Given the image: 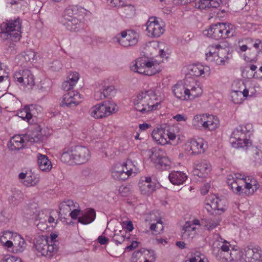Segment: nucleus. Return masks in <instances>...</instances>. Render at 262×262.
<instances>
[{"mask_svg":"<svg viewBox=\"0 0 262 262\" xmlns=\"http://www.w3.org/2000/svg\"><path fill=\"white\" fill-rule=\"evenodd\" d=\"M37 163L39 169L43 171H49L52 167L51 162L48 157L44 155H37Z\"/></svg>","mask_w":262,"mask_h":262,"instance_id":"473e14b6","label":"nucleus"},{"mask_svg":"<svg viewBox=\"0 0 262 262\" xmlns=\"http://www.w3.org/2000/svg\"><path fill=\"white\" fill-rule=\"evenodd\" d=\"M184 147L189 155H199L205 151L202 139H190L185 144Z\"/></svg>","mask_w":262,"mask_h":262,"instance_id":"f3484780","label":"nucleus"},{"mask_svg":"<svg viewBox=\"0 0 262 262\" xmlns=\"http://www.w3.org/2000/svg\"><path fill=\"white\" fill-rule=\"evenodd\" d=\"M2 262H23L21 259L14 256H9L4 257Z\"/></svg>","mask_w":262,"mask_h":262,"instance_id":"680f3d73","label":"nucleus"},{"mask_svg":"<svg viewBox=\"0 0 262 262\" xmlns=\"http://www.w3.org/2000/svg\"><path fill=\"white\" fill-rule=\"evenodd\" d=\"M242 91L241 86L239 85L238 90H233L231 94V100L234 103L240 104L242 103L244 100V98H245Z\"/></svg>","mask_w":262,"mask_h":262,"instance_id":"37998d69","label":"nucleus"},{"mask_svg":"<svg viewBox=\"0 0 262 262\" xmlns=\"http://www.w3.org/2000/svg\"><path fill=\"white\" fill-rule=\"evenodd\" d=\"M170 182L173 185L182 184L187 179L185 173L181 171H173L169 173L168 176Z\"/></svg>","mask_w":262,"mask_h":262,"instance_id":"c756f323","label":"nucleus"},{"mask_svg":"<svg viewBox=\"0 0 262 262\" xmlns=\"http://www.w3.org/2000/svg\"><path fill=\"white\" fill-rule=\"evenodd\" d=\"M96 218V212L93 209L86 210L82 215L78 218V221L82 224L86 225L93 222Z\"/></svg>","mask_w":262,"mask_h":262,"instance_id":"2f4dec72","label":"nucleus"},{"mask_svg":"<svg viewBox=\"0 0 262 262\" xmlns=\"http://www.w3.org/2000/svg\"><path fill=\"white\" fill-rule=\"evenodd\" d=\"M113 241L117 244H122L124 239V236L120 232L118 233H115L112 238Z\"/></svg>","mask_w":262,"mask_h":262,"instance_id":"13d9d810","label":"nucleus"},{"mask_svg":"<svg viewBox=\"0 0 262 262\" xmlns=\"http://www.w3.org/2000/svg\"><path fill=\"white\" fill-rule=\"evenodd\" d=\"M219 3L215 0H200L195 3V7L200 10L206 9L210 7H216Z\"/></svg>","mask_w":262,"mask_h":262,"instance_id":"a19ab883","label":"nucleus"},{"mask_svg":"<svg viewBox=\"0 0 262 262\" xmlns=\"http://www.w3.org/2000/svg\"><path fill=\"white\" fill-rule=\"evenodd\" d=\"M104 106L106 117H107L113 113L116 112L118 110L116 104L111 101H107L102 103Z\"/></svg>","mask_w":262,"mask_h":262,"instance_id":"c03bdc74","label":"nucleus"},{"mask_svg":"<svg viewBox=\"0 0 262 262\" xmlns=\"http://www.w3.org/2000/svg\"><path fill=\"white\" fill-rule=\"evenodd\" d=\"M82 98L78 92L70 91L63 95L60 105L62 107H74L81 102Z\"/></svg>","mask_w":262,"mask_h":262,"instance_id":"dca6fc26","label":"nucleus"},{"mask_svg":"<svg viewBox=\"0 0 262 262\" xmlns=\"http://www.w3.org/2000/svg\"><path fill=\"white\" fill-rule=\"evenodd\" d=\"M146 31L149 36L154 37H159L164 33L163 27L154 17L149 18L146 23Z\"/></svg>","mask_w":262,"mask_h":262,"instance_id":"6ab92c4d","label":"nucleus"},{"mask_svg":"<svg viewBox=\"0 0 262 262\" xmlns=\"http://www.w3.org/2000/svg\"><path fill=\"white\" fill-rule=\"evenodd\" d=\"M241 262H262V251L258 247H247L244 252L241 251Z\"/></svg>","mask_w":262,"mask_h":262,"instance_id":"4468645a","label":"nucleus"},{"mask_svg":"<svg viewBox=\"0 0 262 262\" xmlns=\"http://www.w3.org/2000/svg\"><path fill=\"white\" fill-rule=\"evenodd\" d=\"M107 3L111 7H119L125 5L124 0H107Z\"/></svg>","mask_w":262,"mask_h":262,"instance_id":"bf43d9fd","label":"nucleus"},{"mask_svg":"<svg viewBox=\"0 0 262 262\" xmlns=\"http://www.w3.org/2000/svg\"><path fill=\"white\" fill-rule=\"evenodd\" d=\"M152 137L157 144H162L164 140V128L161 126L157 127L152 132Z\"/></svg>","mask_w":262,"mask_h":262,"instance_id":"79ce46f5","label":"nucleus"},{"mask_svg":"<svg viewBox=\"0 0 262 262\" xmlns=\"http://www.w3.org/2000/svg\"><path fill=\"white\" fill-rule=\"evenodd\" d=\"M80 210L78 207H74L73 209L69 213L70 216L72 219L75 220L77 219V216L80 214Z\"/></svg>","mask_w":262,"mask_h":262,"instance_id":"0e129e2a","label":"nucleus"},{"mask_svg":"<svg viewBox=\"0 0 262 262\" xmlns=\"http://www.w3.org/2000/svg\"><path fill=\"white\" fill-rule=\"evenodd\" d=\"M252 128V125L250 124L237 127L233 131L230 138L232 147L235 148H243L248 151V149L252 145V142L247 139V134L251 132Z\"/></svg>","mask_w":262,"mask_h":262,"instance_id":"0eeeda50","label":"nucleus"},{"mask_svg":"<svg viewBox=\"0 0 262 262\" xmlns=\"http://www.w3.org/2000/svg\"><path fill=\"white\" fill-rule=\"evenodd\" d=\"M18 178L19 180H24L23 183L27 187L34 186L39 181V177L31 171H27L26 173L20 172L18 174Z\"/></svg>","mask_w":262,"mask_h":262,"instance_id":"5701e85b","label":"nucleus"},{"mask_svg":"<svg viewBox=\"0 0 262 262\" xmlns=\"http://www.w3.org/2000/svg\"><path fill=\"white\" fill-rule=\"evenodd\" d=\"M14 78L16 82L24 86L32 88L34 85V78L32 72L27 69L19 70L15 72Z\"/></svg>","mask_w":262,"mask_h":262,"instance_id":"2eb2a0df","label":"nucleus"},{"mask_svg":"<svg viewBox=\"0 0 262 262\" xmlns=\"http://www.w3.org/2000/svg\"><path fill=\"white\" fill-rule=\"evenodd\" d=\"M9 81V74L5 69L2 68V64L0 62V82L4 81L8 83Z\"/></svg>","mask_w":262,"mask_h":262,"instance_id":"4d7b16f0","label":"nucleus"},{"mask_svg":"<svg viewBox=\"0 0 262 262\" xmlns=\"http://www.w3.org/2000/svg\"><path fill=\"white\" fill-rule=\"evenodd\" d=\"M25 136H28L27 142L31 143L38 142L42 138V134L40 131L38 130H34L31 134H26Z\"/></svg>","mask_w":262,"mask_h":262,"instance_id":"09e8293b","label":"nucleus"},{"mask_svg":"<svg viewBox=\"0 0 262 262\" xmlns=\"http://www.w3.org/2000/svg\"><path fill=\"white\" fill-rule=\"evenodd\" d=\"M131 259L132 262H154L155 257L152 252L142 248L133 253Z\"/></svg>","mask_w":262,"mask_h":262,"instance_id":"aec40b11","label":"nucleus"},{"mask_svg":"<svg viewBox=\"0 0 262 262\" xmlns=\"http://www.w3.org/2000/svg\"><path fill=\"white\" fill-rule=\"evenodd\" d=\"M17 116L24 120H29L32 118V115L30 112V109L28 106H25L17 113Z\"/></svg>","mask_w":262,"mask_h":262,"instance_id":"603ef678","label":"nucleus"},{"mask_svg":"<svg viewBox=\"0 0 262 262\" xmlns=\"http://www.w3.org/2000/svg\"><path fill=\"white\" fill-rule=\"evenodd\" d=\"M74 85L70 83L67 80L64 81L62 84V88L63 90L69 91L72 89Z\"/></svg>","mask_w":262,"mask_h":262,"instance_id":"338daca9","label":"nucleus"},{"mask_svg":"<svg viewBox=\"0 0 262 262\" xmlns=\"http://www.w3.org/2000/svg\"><path fill=\"white\" fill-rule=\"evenodd\" d=\"M139 39V33L134 30L123 31L114 38V41L124 47L135 46Z\"/></svg>","mask_w":262,"mask_h":262,"instance_id":"f8f14e48","label":"nucleus"},{"mask_svg":"<svg viewBox=\"0 0 262 262\" xmlns=\"http://www.w3.org/2000/svg\"><path fill=\"white\" fill-rule=\"evenodd\" d=\"M205 130L209 131L215 130L220 126V120L219 118L214 115L206 114L205 120Z\"/></svg>","mask_w":262,"mask_h":262,"instance_id":"c85d7f7f","label":"nucleus"},{"mask_svg":"<svg viewBox=\"0 0 262 262\" xmlns=\"http://www.w3.org/2000/svg\"><path fill=\"white\" fill-rule=\"evenodd\" d=\"M187 69L190 75L196 77H205L208 76L210 74L209 67L200 64L189 65Z\"/></svg>","mask_w":262,"mask_h":262,"instance_id":"412c9836","label":"nucleus"},{"mask_svg":"<svg viewBox=\"0 0 262 262\" xmlns=\"http://www.w3.org/2000/svg\"><path fill=\"white\" fill-rule=\"evenodd\" d=\"M13 252L21 253L25 250L26 247V243L25 239L20 235H15L13 237Z\"/></svg>","mask_w":262,"mask_h":262,"instance_id":"ea45409f","label":"nucleus"},{"mask_svg":"<svg viewBox=\"0 0 262 262\" xmlns=\"http://www.w3.org/2000/svg\"><path fill=\"white\" fill-rule=\"evenodd\" d=\"M88 13L89 12L83 8L69 7L64 10L61 23L67 30L71 32L78 31L84 28Z\"/></svg>","mask_w":262,"mask_h":262,"instance_id":"f257e3e1","label":"nucleus"},{"mask_svg":"<svg viewBox=\"0 0 262 262\" xmlns=\"http://www.w3.org/2000/svg\"><path fill=\"white\" fill-rule=\"evenodd\" d=\"M3 32L7 34V37L14 41L19 40L21 37V20L19 18L3 23L2 25Z\"/></svg>","mask_w":262,"mask_h":262,"instance_id":"9b49d317","label":"nucleus"},{"mask_svg":"<svg viewBox=\"0 0 262 262\" xmlns=\"http://www.w3.org/2000/svg\"><path fill=\"white\" fill-rule=\"evenodd\" d=\"M239 174H234V177L231 174L227 177V183L232 190L235 193L241 194L245 193L247 195L254 193L259 187V184L257 180L252 176L239 178Z\"/></svg>","mask_w":262,"mask_h":262,"instance_id":"7ed1b4c3","label":"nucleus"},{"mask_svg":"<svg viewBox=\"0 0 262 262\" xmlns=\"http://www.w3.org/2000/svg\"><path fill=\"white\" fill-rule=\"evenodd\" d=\"M252 153L251 159L255 165L256 166L260 165L262 164V150L258 149L256 147L252 146L248 149Z\"/></svg>","mask_w":262,"mask_h":262,"instance_id":"58836bf2","label":"nucleus"},{"mask_svg":"<svg viewBox=\"0 0 262 262\" xmlns=\"http://www.w3.org/2000/svg\"><path fill=\"white\" fill-rule=\"evenodd\" d=\"M167 136L168 137V140L165 138V145L170 144L171 145H175L177 144L176 135L174 132V127L171 128L167 130Z\"/></svg>","mask_w":262,"mask_h":262,"instance_id":"8fccbe9b","label":"nucleus"},{"mask_svg":"<svg viewBox=\"0 0 262 262\" xmlns=\"http://www.w3.org/2000/svg\"><path fill=\"white\" fill-rule=\"evenodd\" d=\"M89 113L92 117L95 119L106 117V114L102 103L97 104L91 108Z\"/></svg>","mask_w":262,"mask_h":262,"instance_id":"4c0bfd02","label":"nucleus"},{"mask_svg":"<svg viewBox=\"0 0 262 262\" xmlns=\"http://www.w3.org/2000/svg\"><path fill=\"white\" fill-rule=\"evenodd\" d=\"M124 168L126 169L125 172L127 173L128 177L136 176L139 171V169L137 167V163L135 161H133L130 157H129L125 163L122 164Z\"/></svg>","mask_w":262,"mask_h":262,"instance_id":"cd10ccee","label":"nucleus"},{"mask_svg":"<svg viewBox=\"0 0 262 262\" xmlns=\"http://www.w3.org/2000/svg\"><path fill=\"white\" fill-rule=\"evenodd\" d=\"M150 230L152 232V234L155 235H158L163 233L164 229V225L162 222L161 219H159L156 223L151 224L150 227Z\"/></svg>","mask_w":262,"mask_h":262,"instance_id":"de8ad7c7","label":"nucleus"},{"mask_svg":"<svg viewBox=\"0 0 262 262\" xmlns=\"http://www.w3.org/2000/svg\"><path fill=\"white\" fill-rule=\"evenodd\" d=\"M207 206L215 211V214H221L226 209V201L221 199L214 194H211L207 197Z\"/></svg>","mask_w":262,"mask_h":262,"instance_id":"a211bd4d","label":"nucleus"},{"mask_svg":"<svg viewBox=\"0 0 262 262\" xmlns=\"http://www.w3.org/2000/svg\"><path fill=\"white\" fill-rule=\"evenodd\" d=\"M1 100L5 104V107L8 108L9 106L13 105L14 102L16 101V99L14 96L11 95L3 96L1 98Z\"/></svg>","mask_w":262,"mask_h":262,"instance_id":"864d4df0","label":"nucleus"},{"mask_svg":"<svg viewBox=\"0 0 262 262\" xmlns=\"http://www.w3.org/2000/svg\"><path fill=\"white\" fill-rule=\"evenodd\" d=\"M221 220L222 219L219 216L214 219H208L206 221L205 226L208 230H212L219 225Z\"/></svg>","mask_w":262,"mask_h":262,"instance_id":"3c124183","label":"nucleus"},{"mask_svg":"<svg viewBox=\"0 0 262 262\" xmlns=\"http://www.w3.org/2000/svg\"><path fill=\"white\" fill-rule=\"evenodd\" d=\"M139 188L141 193L149 195L151 194L155 188L154 184H147V183L139 182Z\"/></svg>","mask_w":262,"mask_h":262,"instance_id":"49530a36","label":"nucleus"},{"mask_svg":"<svg viewBox=\"0 0 262 262\" xmlns=\"http://www.w3.org/2000/svg\"><path fill=\"white\" fill-rule=\"evenodd\" d=\"M101 93L98 94L100 95L105 98L112 97L115 96L116 93V90L114 85H104L103 86Z\"/></svg>","mask_w":262,"mask_h":262,"instance_id":"a18cd8bd","label":"nucleus"},{"mask_svg":"<svg viewBox=\"0 0 262 262\" xmlns=\"http://www.w3.org/2000/svg\"><path fill=\"white\" fill-rule=\"evenodd\" d=\"M203 33L209 37L219 40L232 37L234 30L229 25L217 23L210 26L208 29L204 31Z\"/></svg>","mask_w":262,"mask_h":262,"instance_id":"1a4fd4ad","label":"nucleus"},{"mask_svg":"<svg viewBox=\"0 0 262 262\" xmlns=\"http://www.w3.org/2000/svg\"><path fill=\"white\" fill-rule=\"evenodd\" d=\"M112 177L116 180L124 181L129 177L124 171V167L122 164H115L112 169Z\"/></svg>","mask_w":262,"mask_h":262,"instance_id":"bb28decb","label":"nucleus"},{"mask_svg":"<svg viewBox=\"0 0 262 262\" xmlns=\"http://www.w3.org/2000/svg\"><path fill=\"white\" fill-rule=\"evenodd\" d=\"M91 152L88 147L81 145L67 147L63 149L60 159L69 164H83L91 158Z\"/></svg>","mask_w":262,"mask_h":262,"instance_id":"20e7f679","label":"nucleus"},{"mask_svg":"<svg viewBox=\"0 0 262 262\" xmlns=\"http://www.w3.org/2000/svg\"><path fill=\"white\" fill-rule=\"evenodd\" d=\"M174 95L179 99L187 100L186 93L185 91L184 80L183 81L178 82L172 88Z\"/></svg>","mask_w":262,"mask_h":262,"instance_id":"f704fd0d","label":"nucleus"},{"mask_svg":"<svg viewBox=\"0 0 262 262\" xmlns=\"http://www.w3.org/2000/svg\"><path fill=\"white\" fill-rule=\"evenodd\" d=\"M173 118L177 120L178 122L186 121L187 117L183 115L177 114L173 117Z\"/></svg>","mask_w":262,"mask_h":262,"instance_id":"774afa93","label":"nucleus"},{"mask_svg":"<svg viewBox=\"0 0 262 262\" xmlns=\"http://www.w3.org/2000/svg\"><path fill=\"white\" fill-rule=\"evenodd\" d=\"M186 98L188 100H193L200 96L203 93V89L199 82L191 77H187L184 79Z\"/></svg>","mask_w":262,"mask_h":262,"instance_id":"ddd939ff","label":"nucleus"},{"mask_svg":"<svg viewBox=\"0 0 262 262\" xmlns=\"http://www.w3.org/2000/svg\"><path fill=\"white\" fill-rule=\"evenodd\" d=\"M23 56L26 62L32 61L34 60L35 53L32 50H29L24 52Z\"/></svg>","mask_w":262,"mask_h":262,"instance_id":"5fc2aeb1","label":"nucleus"},{"mask_svg":"<svg viewBox=\"0 0 262 262\" xmlns=\"http://www.w3.org/2000/svg\"><path fill=\"white\" fill-rule=\"evenodd\" d=\"M196 228L193 226L190 221H187L183 227L182 237L183 239H188L193 238L196 233Z\"/></svg>","mask_w":262,"mask_h":262,"instance_id":"7c9ffc66","label":"nucleus"},{"mask_svg":"<svg viewBox=\"0 0 262 262\" xmlns=\"http://www.w3.org/2000/svg\"><path fill=\"white\" fill-rule=\"evenodd\" d=\"M12 236L11 232L6 231L4 232L3 235L0 237V241L2 244H4L5 243L4 242H7V241H8V238H10Z\"/></svg>","mask_w":262,"mask_h":262,"instance_id":"69168bd1","label":"nucleus"},{"mask_svg":"<svg viewBox=\"0 0 262 262\" xmlns=\"http://www.w3.org/2000/svg\"><path fill=\"white\" fill-rule=\"evenodd\" d=\"M62 66V64L60 61L55 60L51 63L50 67L53 71H58L61 69Z\"/></svg>","mask_w":262,"mask_h":262,"instance_id":"e2e57ef3","label":"nucleus"},{"mask_svg":"<svg viewBox=\"0 0 262 262\" xmlns=\"http://www.w3.org/2000/svg\"><path fill=\"white\" fill-rule=\"evenodd\" d=\"M119 192L122 196L127 195L130 192V188L127 185H121L119 188Z\"/></svg>","mask_w":262,"mask_h":262,"instance_id":"052dcab7","label":"nucleus"},{"mask_svg":"<svg viewBox=\"0 0 262 262\" xmlns=\"http://www.w3.org/2000/svg\"><path fill=\"white\" fill-rule=\"evenodd\" d=\"M164 151L160 148H155L150 158L155 164L157 168L161 169L163 166Z\"/></svg>","mask_w":262,"mask_h":262,"instance_id":"72a5a7b5","label":"nucleus"},{"mask_svg":"<svg viewBox=\"0 0 262 262\" xmlns=\"http://www.w3.org/2000/svg\"><path fill=\"white\" fill-rule=\"evenodd\" d=\"M33 248L36 254L47 257H51L57 251L56 246L54 244L49 245L46 236L38 235L35 238Z\"/></svg>","mask_w":262,"mask_h":262,"instance_id":"9d476101","label":"nucleus"},{"mask_svg":"<svg viewBox=\"0 0 262 262\" xmlns=\"http://www.w3.org/2000/svg\"><path fill=\"white\" fill-rule=\"evenodd\" d=\"M79 204L72 200H66L59 205V214L62 216L69 213L74 207H78Z\"/></svg>","mask_w":262,"mask_h":262,"instance_id":"a878e982","label":"nucleus"},{"mask_svg":"<svg viewBox=\"0 0 262 262\" xmlns=\"http://www.w3.org/2000/svg\"><path fill=\"white\" fill-rule=\"evenodd\" d=\"M207 50V60L214 61L217 65H226L232 58V54L230 53V48L228 47H224L220 44H214L209 46Z\"/></svg>","mask_w":262,"mask_h":262,"instance_id":"423d86ee","label":"nucleus"},{"mask_svg":"<svg viewBox=\"0 0 262 262\" xmlns=\"http://www.w3.org/2000/svg\"><path fill=\"white\" fill-rule=\"evenodd\" d=\"M162 100L151 90H144L140 91L133 100L135 108L143 114H148L151 111L161 107Z\"/></svg>","mask_w":262,"mask_h":262,"instance_id":"f03ea898","label":"nucleus"},{"mask_svg":"<svg viewBox=\"0 0 262 262\" xmlns=\"http://www.w3.org/2000/svg\"><path fill=\"white\" fill-rule=\"evenodd\" d=\"M206 114L195 115L192 119L191 125L193 128L198 130L204 129Z\"/></svg>","mask_w":262,"mask_h":262,"instance_id":"e433bc0d","label":"nucleus"},{"mask_svg":"<svg viewBox=\"0 0 262 262\" xmlns=\"http://www.w3.org/2000/svg\"><path fill=\"white\" fill-rule=\"evenodd\" d=\"M211 169V166L210 163L206 160H203L196 165L195 168L193 170V173L200 178H204Z\"/></svg>","mask_w":262,"mask_h":262,"instance_id":"393cba45","label":"nucleus"},{"mask_svg":"<svg viewBox=\"0 0 262 262\" xmlns=\"http://www.w3.org/2000/svg\"><path fill=\"white\" fill-rule=\"evenodd\" d=\"M241 86L242 92L245 98L255 96L257 89L259 88V85L254 81H251L245 84L243 82H238L236 83Z\"/></svg>","mask_w":262,"mask_h":262,"instance_id":"4be33fe9","label":"nucleus"},{"mask_svg":"<svg viewBox=\"0 0 262 262\" xmlns=\"http://www.w3.org/2000/svg\"><path fill=\"white\" fill-rule=\"evenodd\" d=\"M28 138L25 135H15L11 139L9 147L12 150L22 149L28 142L27 139Z\"/></svg>","mask_w":262,"mask_h":262,"instance_id":"b1692460","label":"nucleus"},{"mask_svg":"<svg viewBox=\"0 0 262 262\" xmlns=\"http://www.w3.org/2000/svg\"><path fill=\"white\" fill-rule=\"evenodd\" d=\"M227 241L219 244L217 247L213 249V254L216 258L221 262H232L241 259V250L232 248Z\"/></svg>","mask_w":262,"mask_h":262,"instance_id":"6e6552de","label":"nucleus"},{"mask_svg":"<svg viewBox=\"0 0 262 262\" xmlns=\"http://www.w3.org/2000/svg\"><path fill=\"white\" fill-rule=\"evenodd\" d=\"M79 78V74L77 72L70 73L68 76L67 80L74 85L76 84Z\"/></svg>","mask_w":262,"mask_h":262,"instance_id":"6e6d98bb","label":"nucleus"},{"mask_svg":"<svg viewBox=\"0 0 262 262\" xmlns=\"http://www.w3.org/2000/svg\"><path fill=\"white\" fill-rule=\"evenodd\" d=\"M162 60H158L154 58L140 57L133 62L130 69L141 74L152 76L162 70L160 64Z\"/></svg>","mask_w":262,"mask_h":262,"instance_id":"39448f33","label":"nucleus"},{"mask_svg":"<svg viewBox=\"0 0 262 262\" xmlns=\"http://www.w3.org/2000/svg\"><path fill=\"white\" fill-rule=\"evenodd\" d=\"M246 41L248 44L255 49V50L253 51V56L251 57V59L256 58L259 54L262 53V41L261 40L249 38H247Z\"/></svg>","mask_w":262,"mask_h":262,"instance_id":"c9c22d12","label":"nucleus"}]
</instances>
